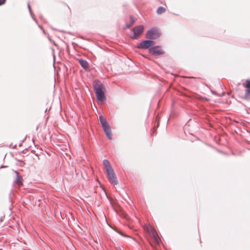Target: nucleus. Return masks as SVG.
<instances>
[{
    "label": "nucleus",
    "instance_id": "obj_1",
    "mask_svg": "<svg viewBox=\"0 0 250 250\" xmlns=\"http://www.w3.org/2000/svg\"><path fill=\"white\" fill-rule=\"evenodd\" d=\"M93 87L96 96L98 104L101 105L106 101L105 88L104 85L98 80H95L93 83Z\"/></svg>",
    "mask_w": 250,
    "mask_h": 250
},
{
    "label": "nucleus",
    "instance_id": "obj_2",
    "mask_svg": "<svg viewBox=\"0 0 250 250\" xmlns=\"http://www.w3.org/2000/svg\"><path fill=\"white\" fill-rule=\"evenodd\" d=\"M161 33L156 27H153L149 29L146 32V37L152 41L159 38Z\"/></svg>",
    "mask_w": 250,
    "mask_h": 250
},
{
    "label": "nucleus",
    "instance_id": "obj_3",
    "mask_svg": "<svg viewBox=\"0 0 250 250\" xmlns=\"http://www.w3.org/2000/svg\"><path fill=\"white\" fill-rule=\"evenodd\" d=\"M155 44V42L150 39H147L140 42L137 45V48L140 49H149Z\"/></svg>",
    "mask_w": 250,
    "mask_h": 250
},
{
    "label": "nucleus",
    "instance_id": "obj_4",
    "mask_svg": "<svg viewBox=\"0 0 250 250\" xmlns=\"http://www.w3.org/2000/svg\"><path fill=\"white\" fill-rule=\"evenodd\" d=\"M149 53L154 56L163 55L165 51L162 49L160 45H153L149 49Z\"/></svg>",
    "mask_w": 250,
    "mask_h": 250
},
{
    "label": "nucleus",
    "instance_id": "obj_5",
    "mask_svg": "<svg viewBox=\"0 0 250 250\" xmlns=\"http://www.w3.org/2000/svg\"><path fill=\"white\" fill-rule=\"evenodd\" d=\"M144 30V27L143 25H139L134 26L131 29V31L133 32V34L130 36V38L133 40L137 39L138 37L143 33Z\"/></svg>",
    "mask_w": 250,
    "mask_h": 250
},
{
    "label": "nucleus",
    "instance_id": "obj_6",
    "mask_svg": "<svg viewBox=\"0 0 250 250\" xmlns=\"http://www.w3.org/2000/svg\"><path fill=\"white\" fill-rule=\"evenodd\" d=\"M106 171L108 179L113 182L114 185H117L118 184V181L114 169L112 168L106 170Z\"/></svg>",
    "mask_w": 250,
    "mask_h": 250
},
{
    "label": "nucleus",
    "instance_id": "obj_7",
    "mask_svg": "<svg viewBox=\"0 0 250 250\" xmlns=\"http://www.w3.org/2000/svg\"><path fill=\"white\" fill-rule=\"evenodd\" d=\"M102 127L106 137L109 140H111L112 139V134L111 133V127L109 125H107L105 126H102Z\"/></svg>",
    "mask_w": 250,
    "mask_h": 250
},
{
    "label": "nucleus",
    "instance_id": "obj_8",
    "mask_svg": "<svg viewBox=\"0 0 250 250\" xmlns=\"http://www.w3.org/2000/svg\"><path fill=\"white\" fill-rule=\"evenodd\" d=\"M78 62H79L80 65L83 69H84L85 70H89L88 63L86 61V60L81 59V58L78 59Z\"/></svg>",
    "mask_w": 250,
    "mask_h": 250
},
{
    "label": "nucleus",
    "instance_id": "obj_9",
    "mask_svg": "<svg viewBox=\"0 0 250 250\" xmlns=\"http://www.w3.org/2000/svg\"><path fill=\"white\" fill-rule=\"evenodd\" d=\"M14 172L16 174V178L14 180V183L20 186L22 185L23 181L22 176L17 171L15 170Z\"/></svg>",
    "mask_w": 250,
    "mask_h": 250
},
{
    "label": "nucleus",
    "instance_id": "obj_10",
    "mask_svg": "<svg viewBox=\"0 0 250 250\" xmlns=\"http://www.w3.org/2000/svg\"><path fill=\"white\" fill-rule=\"evenodd\" d=\"M129 18H130V22H129V23H126L125 25V26L123 28L124 30H125L126 29L130 28L131 26H132L135 23V22L136 21V19L132 15H130Z\"/></svg>",
    "mask_w": 250,
    "mask_h": 250
},
{
    "label": "nucleus",
    "instance_id": "obj_11",
    "mask_svg": "<svg viewBox=\"0 0 250 250\" xmlns=\"http://www.w3.org/2000/svg\"><path fill=\"white\" fill-rule=\"evenodd\" d=\"M99 120L102 127L109 124L105 117L104 115H101L99 116Z\"/></svg>",
    "mask_w": 250,
    "mask_h": 250
},
{
    "label": "nucleus",
    "instance_id": "obj_12",
    "mask_svg": "<svg viewBox=\"0 0 250 250\" xmlns=\"http://www.w3.org/2000/svg\"><path fill=\"white\" fill-rule=\"evenodd\" d=\"M27 7H28V10H29V13H30V14L31 15V16L32 17L33 20L36 22V23H38V21L34 17V13L31 9V5L30 4V3L28 2L27 3Z\"/></svg>",
    "mask_w": 250,
    "mask_h": 250
},
{
    "label": "nucleus",
    "instance_id": "obj_13",
    "mask_svg": "<svg viewBox=\"0 0 250 250\" xmlns=\"http://www.w3.org/2000/svg\"><path fill=\"white\" fill-rule=\"evenodd\" d=\"M103 164L106 170L109 169L110 168H112L110 166V165L109 164V162L106 159H104L103 161Z\"/></svg>",
    "mask_w": 250,
    "mask_h": 250
},
{
    "label": "nucleus",
    "instance_id": "obj_14",
    "mask_svg": "<svg viewBox=\"0 0 250 250\" xmlns=\"http://www.w3.org/2000/svg\"><path fill=\"white\" fill-rule=\"evenodd\" d=\"M166 9L165 7H163V6H159L157 10H156V12L158 14H161L163 13H164L165 11H166Z\"/></svg>",
    "mask_w": 250,
    "mask_h": 250
},
{
    "label": "nucleus",
    "instance_id": "obj_15",
    "mask_svg": "<svg viewBox=\"0 0 250 250\" xmlns=\"http://www.w3.org/2000/svg\"><path fill=\"white\" fill-rule=\"evenodd\" d=\"M245 99L247 100H250V89H246Z\"/></svg>",
    "mask_w": 250,
    "mask_h": 250
},
{
    "label": "nucleus",
    "instance_id": "obj_16",
    "mask_svg": "<svg viewBox=\"0 0 250 250\" xmlns=\"http://www.w3.org/2000/svg\"><path fill=\"white\" fill-rule=\"evenodd\" d=\"M243 85L247 89H250V80H247L246 82L245 83H243Z\"/></svg>",
    "mask_w": 250,
    "mask_h": 250
},
{
    "label": "nucleus",
    "instance_id": "obj_17",
    "mask_svg": "<svg viewBox=\"0 0 250 250\" xmlns=\"http://www.w3.org/2000/svg\"><path fill=\"white\" fill-rule=\"evenodd\" d=\"M116 231L118 233H119L120 235H121V236H122L123 237H125L126 238H131V237L130 236L128 235L127 234H125L124 232H123L121 230H116Z\"/></svg>",
    "mask_w": 250,
    "mask_h": 250
},
{
    "label": "nucleus",
    "instance_id": "obj_18",
    "mask_svg": "<svg viewBox=\"0 0 250 250\" xmlns=\"http://www.w3.org/2000/svg\"><path fill=\"white\" fill-rule=\"evenodd\" d=\"M6 2V0H0V6L3 5Z\"/></svg>",
    "mask_w": 250,
    "mask_h": 250
},
{
    "label": "nucleus",
    "instance_id": "obj_19",
    "mask_svg": "<svg viewBox=\"0 0 250 250\" xmlns=\"http://www.w3.org/2000/svg\"><path fill=\"white\" fill-rule=\"evenodd\" d=\"M153 238L154 240L156 241L157 243H159V239L155 236L154 235H153Z\"/></svg>",
    "mask_w": 250,
    "mask_h": 250
},
{
    "label": "nucleus",
    "instance_id": "obj_20",
    "mask_svg": "<svg viewBox=\"0 0 250 250\" xmlns=\"http://www.w3.org/2000/svg\"><path fill=\"white\" fill-rule=\"evenodd\" d=\"M103 189L104 190V192L105 193V195L106 197H107V198L108 199H109V197H108V196L107 195V194L106 193V191L105 189L104 188H103Z\"/></svg>",
    "mask_w": 250,
    "mask_h": 250
},
{
    "label": "nucleus",
    "instance_id": "obj_21",
    "mask_svg": "<svg viewBox=\"0 0 250 250\" xmlns=\"http://www.w3.org/2000/svg\"><path fill=\"white\" fill-rule=\"evenodd\" d=\"M47 38L48 40L50 41V42H53V40H52L51 38L50 37L49 35L48 34L47 35Z\"/></svg>",
    "mask_w": 250,
    "mask_h": 250
},
{
    "label": "nucleus",
    "instance_id": "obj_22",
    "mask_svg": "<svg viewBox=\"0 0 250 250\" xmlns=\"http://www.w3.org/2000/svg\"><path fill=\"white\" fill-rule=\"evenodd\" d=\"M9 202L10 203V205L12 206V199L10 196L9 197Z\"/></svg>",
    "mask_w": 250,
    "mask_h": 250
},
{
    "label": "nucleus",
    "instance_id": "obj_23",
    "mask_svg": "<svg viewBox=\"0 0 250 250\" xmlns=\"http://www.w3.org/2000/svg\"><path fill=\"white\" fill-rule=\"evenodd\" d=\"M211 93L215 95H217V92L215 91L212 90Z\"/></svg>",
    "mask_w": 250,
    "mask_h": 250
},
{
    "label": "nucleus",
    "instance_id": "obj_24",
    "mask_svg": "<svg viewBox=\"0 0 250 250\" xmlns=\"http://www.w3.org/2000/svg\"><path fill=\"white\" fill-rule=\"evenodd\" d=\"M7 167V166L1 165L0 167V168H5V167Z\"/></svg>",
    "mask_w": 250,
    "mask_h": 250
},
{
    "label": "nucleus",
    "instance_id": "obj_25",
    "mask_svg": "<svg viewBox=\"0 0 250 250\" xmlns=\"http://www.w3.org/2000/svg\"><path fill=\"white\" fill-rule=\"evenodd\" d=\"M55 46H57V44L53 41L52 42Z\"/></svg>",
    "mask_w": 250,
    "mask_h": 250
},
{
    "label": "nucleus",
    "instance_id": "obj_26",
    "mask_svg": "<svg viewBox=\"0 0 250 250\" xmlns=\"http://www.w3.org/2000/svg\"><path fill=\"white\" fill-rule=\"evenodd\" d=\"M15 160L18 162H22L21 160H19L17 158H15Z\"/></svg>",
    "mask_w": 250,
    "mask_h": 250
},
{
    "label": "nucleus",
    "instance_id": "obj_27",
    "mask_svg": "<svg viewBox=\"0 0 250 250\" xmlns=\"http://www.w3.org/2000/svg\"><path fill=\"white\" fill-rule=\"evenodd\" d=\"M39 27L41 29H42H42H43V27H42V26L40 25H39Z\"/></svg>",
    "mask_w": 250,
    "mask_h": 250
},
{
    "label": "nucleus",
    "instance_id": "obj_28",
    "mask_svg": "<svg viewBox=\"0 0 250 250\" xmlns=\"http://www.w3.org/2000/svg\"><path fill=\"white\" fill-rule=\"evenodd\" d=\"M42 31H43V33L44 34H46L45 31V30H44V29H42Z\"/></svg>",
    "mask_w": 250,
    "mask_h": 250
},
{
    "label": "nucleus",
    "instance_id": "obj_29",
    "mask_svg": "<svg viewBox=\"0 0 250 250\" xmlns=\"http://www.w3.org/2000/svg\"><path fill=\"white\" fill-rule=\"evenodd\" d=\"M47 111H48V109H47V108H46V109L45 110L44 112H45V113H46V112H47Z\"/></svg>",
    "mask_w": 250,
    "mask_h": 250
},
{
    "label": "nucleus",
    "instance_id": "obj_30",
    "mask_svg": "<svg viewBox=\"0 0 250 250\" xmlns=\"http://www.w3.org/2000/svg\"><path fill=\"white\" fill-rule=\"evenodd\" d=\"M52 29L53 30H57L56 29L54 28H53V27H52Z\"/></svg>",
    "mask_w": 250,
    "mask_h": 250
},
{
    "label": "nucleus",
    "instance_id": "obj_31",
    "mask_svg": "<svg viewBox=\"0 0 250 250\" xmlns=\"http://www.w3.org/2000/svg\"><path fill=\"white\" fill-rule=\"evenodd\" d=\"M16 147V145H15L14 147H13V148H15Z\"/></svg>",
    "mask_w": 250,
    "mask_h": 250
},
{
    "label": "nucleus",
    "instance_id": "obj_32",
    "mask_svg": "<svg viewBox=\"0 0 250 250\" xmlns=\"http://www.w3.org/2000/svg\"><path fill=\"white\" fill-rule=\"evenodd\" d=\"M224 95V93H223L220 96L221 97V96H223V95Z\"/></svg>",
    "mask_w": 250,
    "mask_h": 250
},
{
    "label": "nucleus",
    "instance_id": "obj_33",
    "mask_svg": "<svg viewBox=\"0 0 250 250\" xmlns=\"http://www.w3.org/2000/svg\"><path fill=\"white\" fill-rule=\"evenodd\" d=\"M25 139H26V137H24V139L22 140V141H24V140H25Z\"/></svg>",
    "mask_w": 250,
    "mask_h": 250
},
{
    "label": "nucleus",
    "instance_id": "obj_34",
    "mask_svg": "<svg viewBox=\"0 0 250 250\" xmlns=\"http://www.w3.org/2000/svg\"><path fill=\"white\" fill-rule=\"evenodd\" d=\"M21 146V144H19V146Z\"/></svg>",
    "mask_w": 250,
    "mask_h": 250
}]
</instances>
